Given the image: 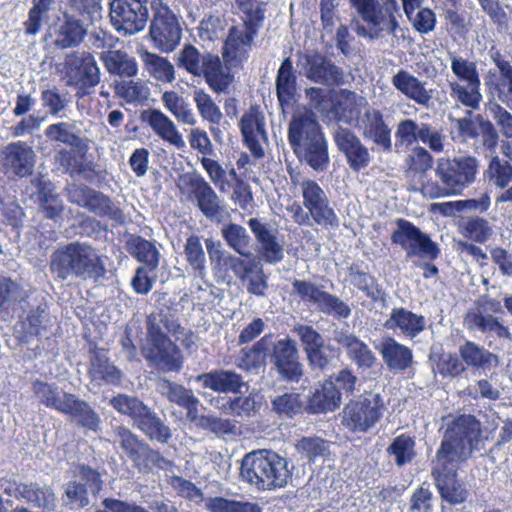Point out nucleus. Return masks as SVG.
<instances>
[{"label":"nucleus","mask_w":512,"mask_h":512,"mask_svg":"<svg viewBox=\"0 0 512 512\" xmlns=\"http://www.w3.org/2000/svg\"><path fill=\"white\" fill-rule=\"evenodd\" d=\"M489 434L487 429H482L475 416L461 415L448 426L436 457L464 462L475 452L484 449Z\"/></svg>","instance_id":"f257e3e1"},{"label":"nucleus","mask_w":512,"mask_h":512,"mask_svg":"<svg viewBox=\"0 0 512 512\" xmlns=\"http://www.w3.org/2000/svg\"><path fill=\"white\" fill-rule=\"evenodd\" d=\"M241 479L258 490L284 488L292 478L286 458L271 450L247 453L240 466Z\"/></svg>","instance_id":"f03ea898"},{"label":"nucleus","mask_w":512,"mask_h":512,"mask_svg":"<svg viewBox=\"0 0 512 512\" xmlns=\"http://www.w3.org/2000/svg\"><path fill=\"white\" fill-rule=\"evenodd\" d=\"M50 267L62 280L73 277L98 280L106 272L103 257L93 246L82 242H73L55 251Z\"/></svg>","instance_id":"7ed1b4c3"},{"label":"nucleus","mask_w":512,"mask_h":512,"mask_svg":"<svg viewBox=\"0 0 512 512\" xmlns=\"http://www.w3.org/2000/svg\"><path fill=\"white\" fill-rule=\"evenodd\" d=\"M238 9L244 14L243 23L232 26L224 43L223 57L231 66H238L248 57L253 39L257 36L265 19L266 2L253 0H234Z\"/></svg>","instance_id":"20e7f679"},{"label":"nucleus","mask_w":512,"mask_h":512,"mask_svg":"<svg viewBox=\"0 0 512 512\" xmlns=\"http://www.w3.org/2000/svg\"><path fill=\"white\" fill-rule=\"evenodd\" d=\"M160 322L168 331L175 332L179 325L169 323L166 316L159 320L156 316L148 317L147 338L142 346V355L149 366L164 373L179 372L183 366V358L180 349L173 343L160 328Z\"/></svg>","instance_id":"39448f33"},{"label":"nucleus","mask_w":512,"mask_h":512,"mask_svg":"<svg viewBox=\"0 0 512 512\" xmlns=\"http://www.w3.org/2000/svg\"><path fill=\"white\" fill-rule=\"evenodd\" d=\"M111 406L131 418L133 426L150 441L166 444L172 438L170 427L158 414L137 397L118 394L110 400Z\"/></svg>","instance_id":"423d86ee"},{"label":"nucleus","mask_w":512,"mask_h":512,"mask_svg":"<svg viewBox=\"0 0 512 512\" xmlns=\"http://www.w3.org/2000/svg\"><path fill=\"white\" fill-rule=\"evenodd\" d=\"M451 71L456 77L448 81L451 99L466 108L479 109L483 101L477 63L455 53H449Z\"/></svg>","instance_id":"0eeeda50"},{"label":"nucleus","mask_w":512,"mask_h":512,"mask_svg":"<svg viewBox=\"0 0 512 512\" xmlns=\"http://www.w3.org/2000/svg\"><path fill=\"white\" fill-rule=\"evenodd\" d=\"M479 160L471 155L437 159L435 175L444 195H460L476 181Z\"/></svg>","instance_id":"6e6552de"},{"label":"nucleus","mask_w":512,"mask_h":512,"mask_svg":"<svg viewBox=\"0 0 512 512\" xmlns=\"http://www.w3.org/2000/svg\"><path fill=\"white\" fill-rule=\"evenodd\" d=\"M113 443L118 445L133 466L141 473H150L154 468L170 470L172 462L153 450L149 444L140 440L129 428L116 426L112 431Z\"/></svg>","instance_id":"1a4fd4ad"},{"label":"nucleus","mask_w":512,"mask_h":512,"mask_svg":"<svg viewBox=\"0 0 512 512\" xmlns=\"http://www.w3.org/2000/svg\"><path fill=\"white\" fill-rule=\"evenodd\" d=\"M145 2L150 4L152 10L149 36L153 46L162 53L173 52L182 38L178 17L163 0Z\"/></svg>","instance_id":"9d476101"},{"label":"nucleus","mask_w":512,"mask_h":512,"mask_svg":"<svg viewBox=\"0 0 512 512\" xmlns=\"http://www.w3.org/2000/svg\"><path fill=\"white\" fill-rule=\"evenodd\" d=\"M342 95L345 96L347 103L354 104L357 107H364L363 112H358L355 122V127L361 131L363 137L371 140L384 151H391V129L385 123L382 113L375 108L367 106L366 99L355 92L343 90Z\"/></svg>","instance_id":"9b49d317"},{"label":"nucleus","mask_w":512,"mask_h":512,"mask_svg":"<svg viewBox=\"0 0 512 512\" xmlns=\"http://www.w3.org/2000/svg\"><path fill=\"white\" fill-rule=\"evenodd\" d=\"M396 228L391 234V242L399 245L406 252V258L419 257L423 260H434L440 254L437 243L429 235L422 232L408 220H395Z\"/></svg>","instance_id":"f8f14e48"},{"label":"nucleus","mask_w":512,"mask_h":512,"mask_svg":"<svg viewBox=\"0 0 512 512\" xmlns=\"http://www.w3.org/2000/svg\"><path fill=\"white\" fill-rule=\"evenodd\" d=\"M61 72L66 85L80 91L93 88L100 82V69L94 56L87 51L67 54Z\"/></svg>","instance_id":"ddd939ff"},{"label":"nucleus","mask_w":512,"mask_h":512,"mask_svg":"<svg viewBox=\"0 0 512 512\" xmlns=\"http://www.w3.org/2000/svg\"><path fill=\"white\" fill-rule=\"evenodd\" d=\"M148 19V9L142 0H113L110 3L111 24L124 36L143 31Z\"/></svg>","instance_id":"4468645a"},{"label":"nucleus","mask_w":512,"mask_h":512,"mask_svg":"<svg viewBox=\"0 0 512 512\" xmlns=\"http://www.w3.org/2000/svg\"><path fill=\"white\" fill-rule=\"evenodd\" d=\"M384 404L379 394L368 393L344 408L343 422L355 432H366L381 418Z\"/></svg>","instance_id":"2eb2a0df"},{"label":"nucleus","mask_w":512,"mask_h":512,"mask_svg":"<svg viewBox=\"0 0 512 512\" xmlns=\"http://www.w3.org/2000/svg\"><path fill=\"white\" fill-rule=\"evenodd\" d=\"M297 67L310 81L325 85H342L345 82L343 70L319 53H300Z\"/></svg>","instance_id":"dca6fc26"},{"label":"nucleus","mask_w":512,"mask_h":512,"mask_svg":"<svg viewBox=\"0 0 512 512\" xmlns=\"http://www.w3.org/2000/svg\"><path fill=\"white\" fill-rule=\"evenodd\" d=\"M36 164V153L25 141L8 143L0 150V165L9 178H24L32 175Z\"/></svg>","instance_id":"f3484780"},{"label":"nucleus","mask_w":512,"mask_h":512,"mask_svg":"<svg viewBox=\"0 0 512 512\" xmlns=\"http://www.w3.org/2000/svg\"><path fill=\"white\" fill-rule=\"evenodd\" d=\"M300 191L303 205L307 210L311 211L315 224L325 227L339 226V218L330 205L325 191L317 182L311 179H303L300 183Z\"/></svg>","instance_id":"a211bd4d"},{"label":"nucleus","mask_w":512,"mask_h":512,"mask_svg":"<svg viewBox=\"0 0 512 512\" xmlns=\"http://www.w3.org/2000/svg\"><path fill=\"white\" fill-rule=\"evenodd\" d=\"M102 484L99 472L89 466H80L77 479L66 484L67 504L78 509L88 506L96 499Z\"/></svg>","instance_id":"6ab92c4d"},{"label":"nucleus","mask_w":512,"mask_h":512,"mask_svg":"<svg viewBox=\"0 0 512 512\" xmlns=\"http://www.w3.org/2000/svg\"><path fill=\"white\" fill-rule=\"evenodd\" d=\"M459 463L436 457L432 475L443 500L452 505L461 504L467 499V490L457 480Z\"/></svg>","instance_id":"aec40b11"},{"label":"nucleus","mask_w":512,"mask_h":512,"mask_svg":"<svg viewBox=\"0 0 512 512\" xmlns=\"http://www.w3.org/2000/svg\"><path fill=\"white\" fill-rule=\"evenodd\" d=\"M248 226L257 243V253L261 260L268 264H277L284 259V241L279 231L258 218H250Z\"/></svg>","instance_id":"412c9836"},{"label":"nucleus","mask_w":512,"mask_h":512,"mask_svg":"<svg viewBox=\"0 0 512 512\" xmlns=\"http://www.w3.org/2000/svg\"><path fill=\"white\" fill-rule=\"evenodd\" d=\"M332 327V340L345 349L347 357L359 369H370L376 364L374 352L364 341L344 327L335 324Z\"/></svg>","instance_id":"4be33fe9"},{"label":"nucleus","mask_w":512,"mask_h":512,"mask_svg":"<svg viewBox=\"0 0 512 512\" xmlns=\"http://www.w3.org/2000/svg\"><path fill=\"white\" fill-rule=\"evenodd\" d=\"M244 143L256 158L264 156V144L268 142L265 117L258 107L252 106L239 122Z\"/></svg>","instance_id":"5701e85b"},{"label":"nucleus","mask_w":512,"mask_h":512,"mask_svg":"<svg viewBox=\"0 0 512 512\" xmlns=\"http://www.w3.org/2000/svg\"><path fill=\"white\" fill-rule=\"evenodd\" d=\"M334 141L347 160L349 167L360 171L369 166L371 154L360 138L350 129L338 127L334 131Z\"/></svg>","instance_id":"b1692460"},{"label":"nucleus","mask_w":512,"mask_h":512,"mask_svg":"<svg viewBox=\"0 0 512 512\" xmlns=\"http://www.w3.org/2000/svg\"><path fill=\"white\" fill-rule=\"evenodd\" d=\"M5 493L13 495L17 499L24 500L33 508L41 509L43 512L54 511L57 505V497L53 489L46 484L36 482L19 483L13 490L5 488Z\"/></svg>","instance_id":"393cba45"},{"label":"nucleus","mask_w":512,"mask_h":512,"mask_svg":"<svg viewBox=\"0 0 512 512\" xmlns=\"http://www.w3.org/2000/svg\"><path fill=\"white\" fill-rule=\"evenodd\" d=\"M351 7L356 10L362 20L367 23L368 28L360 24L358 20L353 21L354 30L359 36L378 39L381 37L380 24L385 21L383 13L385 9L380 8L378 0H348Z\"/></svg>","instance_id":"a878e982"},{"label":"nucleus","mask_w":512,"mask_h":512,"mask_svg":"<svg viewBox=\"0 0 512 512\" xmlns=\"http://www.w3.org/2000/svg\"><path fill=\"white\" fill-rule=\"evenodd\" d=\"M181 181L191 189L198 208L207 218L213 219L222 212L219 196L203 177L185 174Z\"/></svg>","instance_id":"bb28decb"},{"label":"nucleus","mask_w":512,"mask_h":512,"mask_svg":"<svg viewBox=\"0 0 512 512\" xmlns=\"http://www.w3.org/2000/svg\"><path fill=\"white\" fill-rule=\"evenodd\" d=\"M232 272L245 285L247 292L255 296H264L268 289L267 276L262 266L254 259H232Z\"/></svg>","instance_id":"cd10ccee"},{"label":"nucleus","mask_w":512,"mask_h":512,"mask_svg":"<svg viewBox=\"0 0 512 512\" xmlns=\"http://www.w3.org/2000/svg\"><path fill=\"white\" fill-rule=\"evenodd\" d=\"M156 391L169 402L187 410V416L194 419L197 415L199 399L191 389L165 377L156 380Z\"/></svg>","instance_id":"c85d7f7f"},{"label":"nucleus","mask_w":512,"mask_h":512,"mask_svg":"<svg viewBox=\"0 0 512 512\" xmlns=\"http://www.w3.org/2000/svg\"><path fill=\"white\" fill-rule=\"evenodd\" d=\"M384 327L412 340L425 330L426 320L422 315L398 307L391 310Z\"/></svg>","instance_id":"c756f323"},{"label":"nucleus","mask_w":512,"mask_h":512,"mask_svg":"<svg viewBox=\"0 0 512 512\" xmlns=\"http://www.w3.org/2000/svg\"><path fill=\"white\" fill-rule=\"evenodd\" d=\"M196 382L203 388L211 389L219 393H239L245 386L243 377L233 370L214 369L196 376Z\"/></svg>","instance_id":"7c9ffc66"},{"label":"nucleus","mask_w":512,"mask_h":512,"mask_svg":"<svg viewBox=\"0 0 512 512\" xmlns=\"http://www.w3.org/2000/svg\"><path fill=\"white\" fill-rule=\"evenodd\" d=\"M392 85L408 99L416 104L429 108L433 98V90L425 87V82L406 70L398 71L391 79Z\"/></svg>","instance_id":"2f4dec72"},{"label":"nucleus","mask_w":512,"mask_h":512,"mask_svg":"<svg viewBox=\"0 0 512 512\" xmlns=\"http://www.w3.org/2000/svg\"><path fill=\"white\" fill-rule=\"evenodd\" d=\"M376 349L390 371L403 372L414 363L412 350L393 337L384 338Z\"/></svg>","instance_id":"473e14b6"},{"label":"nucleus","mask_w":512,"mask_h":512,"mask_svg":"<svg viewBox=\"0 0 512 512\" xmlns=\"http://www.w3.org/2000/svg\"><path fill=\"white\" fill-rule=\"evenodd\" d=\"M141 120L162 140L181 148L185 145L175 123L161 110L147 109L141 113Z\"/></svg>","instance_id":"72a5a7b5"},{"label":"nucleus","mask_w":512,"mask_h":512,"mask_svg":"<svg viewBox=\"0 0 512 512\" xmlns=\"http://www.w3.org/2000/svg\"><path fill=\"white\" fill-rule=\"evenodd\" d=\"M86 29L83 23L65 14L51 32L54 46L60 49L73 48L78 46L84 39Z\"/></svg>","instance_id":"f704fd0d"},{"label":"nucleus","mask_w":512,"mask_h":512,"mask_svg":"<svg viewBox=\"0 0 512 512\" xmlns=\"http://www.w3.org/2000/svg\"><path fill=\"white\" fill-rule=\"evenodd\" d=\"M227 62L224 65L218 55L210 54L206 59L201 77L205 78L208 86L216 93H224L233 82L230 67Z\"/></svg>","instance_id":"c9c22d12"},{"label":"nucleus","mask_w":512,"mask_h":512,"mask_svg":"<svg viewBox=\"0 0 512 512\" xmlns=\"http://www.w3.org/2000/svg\"><path fill=\"white\" fill-rule=\"evenodd\" d=\"M323 134L312 115L303 113L293 116L288 129V140L293 149Z\"/></svg>","instance_id":"e433bc0d"},{"label":"nucleus","mask_w":512,"mask_h":512,"mask_svg":"<svg viewBox=\"0 0 512 512\" xmlns=\"http://www.w3.org/2000/svg\"><path fill=\"white\" fill-rule=\"evenodd\" d=\"M52 142L65 144L78 151L87 149V139L81 136V130L75 122H58L50 124L44 131Z\"/></svg>","instance_id":"4c0bfd02"},{"label":"nucleus","mask_w":512,"mask_h":512,"mask_svg":"<svg viewBox=\"0 0 512 512\" xmlns=\"http://www.w3.org/2000/svg\"><path fill=\"white\" fill-rule=\"evenodd\" d=\"M211 402L227 414H233L240 417H251L260 410L262 397L257 394L238 396L235 398L216 397Z\"/></svg>","instance_id":"58836bf2"},{"label":"nucleus","mask_w":512,"mask_h":512,"mask_svg":"<svg viewBox=\"0 0 512 512\" xmlns=\"http://www.w3.org/2000/svg\"><path fill=\"white\" fill-rule=\"evenodd\" d=\"M61 413L69 415L78 425L88 430L97 431L100 426V418L94 409L74 394L66 397V404Z\"/></svg>","instance_id":"ea45409f"},{"label":"nucleus","mask_w":512,"mask_h":512,"mask_svg":"<svg viewBox=\"0 0 512 512\" xmlns=\"http://www.w3.org/2000/svg\"><path fill=\"white\" fill-rule=\"evenodd\" d=\"M293 151L300 161L306 162L316 171L325 170L329 163L327 144L323 135L308 143L299 144Z\"/></svg>","instance_id":"a19ab883"},{"label":"nucleus","mask_w":512,"mask_h":512,"mask_svg":"<svg viewBox=\"0 0 512 512\" xmlns=\"http://www.w3.org/2000/svg\"><path fill=\"white\" fill-rule=\"evenodd\" d=\"M341 404V392L332 379L326 380L309 399L308 409L312 413H326L336 410Z\"/></svg>","instance_id":"79ce46f5"},{"label":"nucleus","mask_w":512,"mask_h":512,"mask_svg":"<svg viewBox=\"0 0 512 512\" xmlns=\"http://www.w3.org/2000/svg\"><path fill=\"white\" fill-rule=\"evenodd\" d=\"M139 57L151 77L164 83H171L175 79L174 66L165 57L144 49L139 51Z\"/></svg>","instance_id":"37998d69"},{"label":"nucleus","mask_w":512,"mask_h":512,"mask_svg":"<svg viewBox=\"0 0 512 512\" xmlns=\"http://www.w3.org/2000/svg\"><path fill=\"white\" fill-rule=\"evenodd\" d=\"M161 101L178 123L188 126H194L197 123L196 115L190 104L176 91H165L161 96Z\"/></svg>","instance_id":"c03bdc74"},{"label":"nucleus","mask_w":512,"mask_h":512,"mask_svg":"<svg viewBox=\"0 0 512 512\" xmlns=\"http://www.w3.org/2000/svg\"><path fill=\"white\" fill-rule=\"evenodd\" d=\"M89 373L93 380H101L112 385L120 384L122 379V372L109 361L103 351L93 352L90 359Z\"/></svg>","instance_id":"a18cd8bd"},{"label":"nucleus","mask_w":512,"mask_h":512,"mask_svg":"<svg viewBox=\"0 0 512 512\" xmlns=\"http://www.w3.org/2000/svg\"><path fill=\"white\" fill-rule=\"evenodd\" d=\"M459 354L467 366L475 369H486L498 364V357L495 354L472 341H466L461 345Z\"/></svg>","instance_id":"49530a36"},{"label":"nucleus","mask_w":512,"mask_h":512,"mask_svg":"<svg viewBox=\"0 0 512 512\" xmlns=\"http://www.w3.org/2000/svg\"><path fill=\"white\" fill-rule=\"evenodd\" d=\"M296 74L291 59L285 58L276 76V92L281 105L290 104L296 93Z\"/></svg>","instance_id":"de8ad7c7"},{"label":"nucleus","mask_w":512,"mask_h":512,"mask_svg":"<svg viewBox=\"0 0 512 512\" xmlns=\"http://www.w3.org/2000/svg\"><path fill=\"white\" fill-rule=\"evenodd\" d=\"M85 208L99 217H107L116 223L125 222V216L109 197L100 191L92 189Z\"/></svg>","instance_id":"09e8293b"},{"label":"nucleus","mask_w":512,"mask_h":512,"mask_svg":"<svg viewBox=\"0 0 512 512\" xmlns=\"http://www.w3.org/2000/svg\"><path fill=\"white\" fill-rule=\"evenodd\" d=\"M32 183H35L38 188L40 211L44 217L52 220L59 218L63 212L64 204L59 195L49 188L50 183L41 178L32 180Z\"/></svg>","instance_id":"8fccbe9b"},{"label":"nucleus","mask_w":512,"mask_h":512,"mask_svg":"<svg viewBox=\"0 0 512 512\" xmlns=\"http://www.w3.org/2000/svg\"><path fill=\"white\" fill-rule=\"evenodd\" d=\"M270 335L263 336L252 347L241 349L237 358V366L245 371L259 368L269 352Z\"/></svg>","instance_id":"3c124183"},{"label":"nucleus","mask_w":512,"mask_h":512,"mask_svg":"<svg viewBox=\"0 0 512 512\" xmlns=\"http://www.w3.org/2000/svg\"><path fill=\"white\" fill-rule=\"evenodd\" d=\"M477 109L467 108L463 117L448 115L451 124V135L453 140H459L462 143H469L471 140L478 139L480 133L472 118L473 111Z\"/></svg>","instance_id":"603ef678"},{"label":"nucleus","mask_w":512,"mask_h":512,"mask_svg":"<svg viewBox=\"0 0 512 512\" xmlns=\"http://www.w3.org/2000/svg\"><path fill=\"white\" fill-rule=\"evenodd\" d=\"M27 298L28 291L18 281L0 274V313L9 311Z\"/></svg>","instance_id":"864d4df0"},{"label":"nucleus","mask_w":512,"mask_h":512,"mask_svg":"<svg viewBox=\"0 0 512 512\" xmlns=\"http://www.w3.org/2000/svg\"><path fill=\"white\" fill-rule=\"evenodd\" d=\"M107 71L125 77H133L137 74L138 67L135 59L121 50L108 51L102 56Z\"/></svg>","instance_id":"5fc2aeb1"},{"label":"nucleus","mask_w":512,"mask_h":512,"mask_svg":"<svg viewBox=\"0 0 512 512\" xmlns=\"http://www.w3.org/2000/svg\"><path fill=\"white\" fill-rule=\"evenodd\" d=\"M126 246L128 252L139 262L145 263L150 270L157 268L160 254L152 242L140 236H131Z\"/></svg>","instance_id":"6e6d98bb"},{"label":"nucleus","mask_w":512,"mask_h":512,"mask_svg":"<svg viewBox=\"0 0 512 512\" xmlns=\"http://www.w3.org/2000/svg\"><path fill=\"white\" fill-rule=\"evenodd\" d=\"M115 95L127 103H142L148 100L150 89L141 80L121 79L114 82Z\"/></svg>","instance_id":"4d7b16f0"},{"label":"nucleus","mask_w":512,"mask_h":512,"mask_svg":"<svg viewBox=\"0 0 512 512\" xmlns=\"http://www.w3.org/2000/svg\"><path fill=\"white\" fill-rule=\"evenodd\" d=\"M415 440L407 434L395 437L387 447V453L393 458L397 467L401 468L413 462L416 457Z\"/></svg>","instance_id":"13d9d810"},{"label":"nucleus","mask_w":512,"mask_h":512,"mask_svg":"<svg viewBox=\"0 0 512 512\" xmlns=\"http://www.w3.org/2000/svg\"><path fill=\"white\" fill-rule=\"evenodd\" d=\"M221 236L225 240L227 246L239 255L245 257L251 255L249 252L251 237L247 230L240 224L228 223L223 225L221 228Z\"/></svg>","instance_id":"bf43d9fd"},{"label":"nucleus","mask_w":512,"mask_h":512,"mask_svg":"<svg viewBox=\"0 0 512 512\" xmlns=\"http://www.w3.org/2000/svg\"><path fill=\"white\" fill-rule=\"evenodd\" d=\"M32 391L43 405L60 413L66 404V397L71 396V393H66L57 386L42 381H35L32 384Z\"/></svg>","instance_id":"052dcab7"},{"label":"nucleus","mask_w":512,"mask_h":512,"mask_svg":"<svg viewBox=\"0 0 512 512\" xmlns=\"http://www.w3.org/2000/svg\"><path fill=\"white\" fill-rule=\"evenodd\" d=\"M226 21L219 12H208L196 28L197 36L202 42H214L224 36Z\"/></svg>","instance_id":"680f3d73"},{"label":"nucleus","mask_w":512,"mask_h":512,"mask_svg":"<svg viewBox=\"0 0 512 512\" xmlns=\"http://www.w3.org/2000/svg\"><path fill=\"white\" fill-rule=\"evenodd\" d=\"M465 323L469 329H477L483 333H493L500 338L509 339L511 337L509 329L492 315L476 312L468 313L465 317Z\"/></svg>","instance_id":"e2e57ef3"},{"label":"nucleus","mask_w":512,"mask_h":512,"mask_svg":"<svg viewBox=\"0 0 512 512\" xmlns=\"http://www.w3.org/2000/svg\"><path fill=\"white\" fill-rule=\"evenodd\" d=\"M210 52L201 53L192 44H185L178 54L177 64L195 77H201L206 59Z\"/></svg>","instance_id":"0e129e2a"},{"label":"nucleus","mask_w":512,"mask_h":512,"mask_svg":"<svg viewBox=\"0 0 512 512\" xmlns=\"http://www.w3.org/2000/svg\"><path fill=\"white\" fill-rule=\"evenodd\" d=\"M193 101L204 121L212 125L220 124L223 119V113L210 94L203 89H195L193 91Z\"/></svg>","instance_id":"69168bd1"},{"label":"nucleus","mask_w":512,"mask_h":512,"mask_svg":"<svg viewBox=\"0 0 512 512\" xmlns=\"http://www.w3.org/2000/svg\"><path fill=\"white\" fill-rule=\"evenodd\" d=\"M485 176L496 188L504 191L512 182V164L498 156L491 158Z\"/></svg>","instance_id":"338daca9"},{"label":"nucleus","mask_w":512,"mask_h":512,"mask_svg":"<svg viewBox=\"0 0 512 512\" xmlns=\"http://www.w3.org/2000/svg\"><path fill=\"white\" fill-rule=\"evenodd\" d=\"M204 506L210 512H260L257 504L224 497H209Z\"/></svg>","instance_id":"774afa93"}]
</instances>
